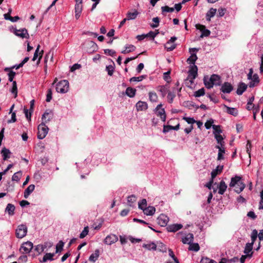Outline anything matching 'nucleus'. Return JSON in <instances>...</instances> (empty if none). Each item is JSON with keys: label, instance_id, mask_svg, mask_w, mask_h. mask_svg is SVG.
<instances>
[{"label": "nucleus", "instance_id": "nucleus-35", "mask_svg": "<svg viewBox=\"0 0 263 263\" xmlns=\"http://www.w3.org/2000/svg\"><path fill=\"white\" fill-rule=\"evenodd\" d=\"M55 253H47L45 254L43 258L42 261L44 262H47L48 260L52 261L54 260L53 256Z\"/></svg>", "mask_w": 263, "mask_h": 263}, {"label": "nucleus", "instance_id": "nucleus-62", "mask_svg": "<svg viewBox=\"0 0 263 263\" xmlns=\"http://www.w3.org/2000/svg\"><path fill=\"white\" fill-rule=\"evenodd\" d=\"M214 123V120L212 119H211L208 120L204 124V126L206 129H210L211 127H212V124Z\"/></svg>", "mask_w": 263, "mask_h": 263}, {"label": "nucleus", "instance_id": "nucleus-7", "mask_svg": "<svg viewBox=\"0 0 263 263\" xmlns=\"http://www.w3.org/2000/svg\"><path fill=\"white\" fill-rule=\"evenodd\" d=\"M33 243L30 241H27L23 243L20 249V251L24 254L29 253L33 249Z\"/></svg>", "mask_w": 263, "mask_h": 263}, {"label": "nucleus", "instance_id": "nucleus-8", "mask_svg": "<svg viewBox=\"0 0 263 263\" xmlns=\"http://www.w3.org/2000/svg\"><path fill=\"white\" fill-rule=\"evenodd\" d=\"M177 40L175 36L171 37V39L164 45V48L167 51H173L176 47V44L174 43Z\"/></svg>", "mask_w": 263, "mask_h": 263}, {"label": "nucleus", "instance_id": "nucleus-20", "mask_svg": "<svg viewBox=\"0 0 263 263\" xmlns=\"http://www.w3.org/2000/svg\"><path fill=\"white\" fill-rule=\"evenodd\" d=\"M210 81H212L213 85L219 86L221 84V78L217 74H212L210 77Z\"/></svg>", "mask_w": 263, "mask_h": 263}, {"label": "nucleus", "instance_id": "nucleus-26", "mask_svg": "<svg viewBox=\"0 0 263 263\" xmlns=\"http://www.w3.org/2000/svg\"><path fill=\"white\" fill-rule=\"evenodd\" d=\"M247 85L244 83H240L238 86L236 91V93L238 95H241L243 92L247 89Z\"/></svg>", "mask_w": 263, "mask_h": 263}, {"label": "nucleus", "instance_id": "nucleus-44", "mask_svg": "<svg viewBox=\"0 0 263 263\" xmlns=\"http://www.w3.org/2000/svg\"><path fill=\"white\" fill-rule=\"evenodd\" d=\"M194 80L195 79H190L189 77H187L184 80V84L187 87L192 88L194 85Z\"/></svg>", "mask_w": 263, "mask_h": 263}, {"label": "nucleus", "instance_id": "nucleus-27", "mask_svg": "<svg viewBox=\"0 0 263 263\" xmlns=\"http://www.w3.org/2000/svg\"><path fill=\"white\" fill-rule=\"evenodd\" d=\"M136 49V47L132 44H126L125 46V50L121 51L122 53L125 54L130 52L134 51Z\"/></svg>", "mask_w": 263, "mask_h": 263}, {"label": "nucleus", "instance_id": "nucleus-6", "mask_svg": "<svg viewBox=\"0 0 263 263\" xmlns=\"http://www.w3.org/2000/svg\"><path fill=\"white\" fill-rule=\"evenodd\" d=\"M162 104H158L155 109V113L158 117H159L162 121L165 122L166 120V114L164 108H161Z\"/></svg>", "mask_w": 263, "mask_h": 263}, {"label": "nucleus", "instance_id": "nucleus-4", "mask_svg": "<svg viewBox=\"0 0 263 263\" xmlns=\"http://www.w3.org/2000/svg\"><path fill=\"white\" fill-rule=\"evenodd\" d=\"M28 229L25 224L19 225L15 230V235L18 238H22L25 237L27 233Z\"/></svg>", "mask_w": 263, "mask_h": 263}, {"label": "nucleus", "instance_id": "nucleus-28", "mask_svg": "<svg viewBox=\"0 0 263 263\" xmlns=\"http://www.w3.org/2000/svg\"><path fill=\"white\" fill-rule=\"evenodd\" d=\"M251 81L249 83L250 87H254L256 84L258 83L259 82V77L257 74L255 73L253 75Z\"/></svg>", "mask_w": 263, "mask_h": 263}, {"label": "nucleus", "instance_id": "nucleus-1", "mask_svg": "<svg viewBox=\"0 0 263 263\" xmlns=\"http://www.w3.org/2000/svg\"><path fill=\"white\" fill-rule=\"evenodd\" d=\"M241 177L235 176L231 179L230 183V187H235V192L238 194L241 193L245 188V184L241 180Z\"/></svg>", "mask_w": 263, "mask_h": 263}, {"label": "nucleus", "instance_id": "nucleus-54", "mask_svg": "<svg viewBox=\"0 0 263 263\" xmlns=\"http://www.w3.org/2000/svg\"><path fill=\"white\" fill-rule=\"evenodd\" d=\"M64 245V243L62 241H60L56 246V250L55 253H58L61 252L63 250Z\"/></svg>", "mask_w": 263, "mask_h": 263}, {"label": "nucleus", "instance_id": "nucleus-13", "mask_svg": "<svg viewBox=\"0 0 263 263\" xmlns=\"http://www.w3.org/2000/svg\"><path fill=\"white\" fill-rule=\"evenodd\" d=\"M158 223L161 227H165L167 225L169 218L165 214H160L157 218Z\"/></svg>", "mask_w": 263, "mask_h": 263}, {"label": "nucleus", "instance_id": "nucleus-22", "mask_svg": "<svg viewBox=\"0 0 263 263\" xmlns=\"http://www.w3.org/2000/svg\"><path fill=\"white\" fill-rule=\"evenodd\" d=\"M215 148L218 149L217 160L224 159L223 154L225 153L224 147H221V146H216Z\"/></svg>", "mask_w": 263, "mask_h": 263}, {"label": "nucleus", "instance_id": "nucleus-16", "mask_svg": "<svg viewBox=\"0 0 263 263\" xmlns=\"http://www.w3.org/2000/svg\"><path fill=\"white\" fill-rule=\"evenodd\" d=\"M253 243L248 242L246 243L243 253L248 256V257L251 258L252 256L253 252Z\"/></svg>", "mask_w": 263, "mask_h": 263}, {"label": "nucleus", "instance_id": "nucleus-29", "mask_svg": "<svg viewBox=\"0 0 263 263\" xmlns=\"http://www.w3.org/2000/svg\"><path fill=\"white\" fill-rule=\"evenodd\" d=\"M216 9L211 8L206 14V19L208 21H210L211 18L213 17L216 13Z\"/></svg>", "mask_w": 263, "mask_h": 263}, {"label": "nucleus", "instance_id": "nucleus-47", "mask_svg": "<svg viewBox=\"0 0 263 263\" xmlns=\"http://www.w3.org/2000/svg\"><path fill=\"white\" fill-rule=\"evenodd\" d=\"M138 14V13L136 10L133 12H128L127 14L126 19L128 20H134L137 16Z\"/></svg>", "mask_w": 263, "mask_h": 263}, {"label": "nucleus", "instance_id": "nucleus-64", "mask_svg": "<svg viewBox=\"0 0 263 263\" xmlns=\"http://www.w3.org/2000/svg\"><path fill=\"white\" fill-rule=\"evenodd\" d=\"M8 71H9V73H8L9 81L10 82H13V81H14L13 78H14V76H15L16 73L15 72H14L12 70H11L10 69Z\"/></svg>", "mask_w": 263, "mask_h": 263}, {"label": "nucleus", "instance_id": "nucleus-14", "mask_svg": "<svg viewBox=\"0 0 263 263\" xmlns=\"http://www.w3.org/2000/svg\"><path fill=\"white\" fill-rule=\"evenodd\" d=\"M198 68L196 65H191L188 72V76L190 79H195L197 76Z\"/></svg>", "mask_w": 263, "mask_h": 263}, {"label": "nucleus", "instance_id": "nucleus-42", "mask_svg": "<svg viewBox=\"0 0 263 263\" xmlns=\"http://www.w3.org/2000/svg\"><path fill=\"white\" fill-rule=\"evenodd\" d=\"M137 200L136 197L134 195H132L130 196H129L127 197V204L130 206H133L134 203L136 202Z\"/></svg>", "mask_w": 263, "mask_h": 263}, {"label": "nucleus", "instance_id": "nucleus-39", "mask_svg": "<svg viewBox=\"0 0 263 263\" xmlns=\"http://www.w3.org/2000/svg\"><path fill=\"white\" fill-rule=\"evenodd\" d=\"M200 30L201 31V34L200 35L201 37H203L204 36L207 37L210 35V31L207 29H205L204 26L202 25Z\"/></svg>", "mask_w": 263, "mask_h": 263}, {"label": "nucleus", "instance_id": "nucleus-18", "mask_svg": "<svg viewBox=\"0 0 263 263\" xmlns=\"http://www.w3.org/2000/svg\"><path fill=\"white\" fill-rule=\"evenodd\" d=\"M182 227L183 226L181 224L176 223L168 226L166 229L168 232H175L180 230L182 228Z\"/></svg>", "mask_w": 263, "mask_h": 263}, {"label": "nucleus", "instance_id": "nucleus-52", "mask_svg": "<svg viewBox=\"0 0 263 263\" xmlns=\"http://www.w3.org/2000/svg\"><path fill=\"white\" fill-rule=\"evenodd\" d=\"M205 94V90L204 88H202L198 90L197 91H196L194 92V96L195 97H200L201 96H203Z\"/></svg>", "mask_w": 263, "mask_h": 263}, {"label": "nucleus", "instance_id": "nucleus-25", "mask_svg": "<svg viewBox=\"0 0 263 263\" xmlns=\"http://www.w3.org/2000/svg\"><path fill=\"white\" fill-rule=\"evenodd\" d=\"M218 194L223 195L227 190V185L224 181H220L218 186Z\"/></svg>", "mask_w": 263, "mask_h": 263}, {"label": "nucleus", "instance_id": "nucleus-3", "mask_svg": "<svg viewBox=\"0 0 263 263\" xmlns=\"http://www.w3.org/2000/svg\"><path fill=\"white\" fill-rule=\"evenodd\" d=\"M37 138L39 139H43L48 134L49 128L45 124L41 123L37 127Z\"/></svg>", "mask_w": 263, "mask_h": 263}, {"label": "nucleus", "instance_id": "nucleus-12", "mask_svg": "<svg viewBox=\"0 0 263 263\" xmlns=\"http://www.w3.org/2000/svg\"><path fill=\"white\" fill-rule=\"evenodd\" d=\"M181 87L179 88H173L172 91H168L167 98L169 103H172L173 102L174 99L176 97V92L179 93L181 91Z\"/></svg>", "mask_w": 263, "mask_h": 263}, {"label": "nucleus", "instance_id": "nucleus-21", "mask_svg": "<svg viewBox=\"0 0 263 263\" xmlns=\"http://www.w3.org/2000/svg\"><path fill=\"white\" fill-rule=\"evenodd\" d=\"M136 107L138 110H145L147 109L148 105L146 102L139 101L136 103Z\"/></svg>", "mask_w": 263, "mask_h": 263}, {"label": "nucleus", "instance_id": "nucleus-56", "mask_svg": "<svg viewBox=\"0 0 263 263\" xmlns=\"http://www.w3.org/2000/svg\"><path fill=\"white\" fill-rule=\"evenodd\" d=\"M89 230H88V227H85L84 228V230L82 231V232L80 234V238H84L88 233Z\"/></svg>", "mask_w": 263, "mask_h": 263}, {"label": "nucleus", "instance_id": "nucleus-43", "mask_svg": "<svg viewBox=\"0 0 263 263\" xmlns=\"http://www.w3.org/2000/svg\"><path fill=\"white\" fill-rule=\"evenodd\" d=\"M149 100L152 102H156L158 100V96L156 92L150 91L148 93Z\"/></svg>", "mask_w": 263, "mask_h": 263}, {"label": "nucleus", "instance_id": "nucleus-49", "mask_svg": "<svg viewBox=\"0 0 263 263\" xmlns=\"http://www.w3.org/2000/svg\"><path fill=\"white\" fill-rule=\"evenodd\" d=\"M22 175V173L21 171H18L17 172L15 173L12 177V180L13 181H15L18 182Z\"/></svg>", "mask_w": 263, "mask_h": 263}, {"label": "nucleus", "instance_id": "nucleus-61", "mask_svg": "<svg viewBox=\"0 0 263 263\" xmlns=\"http://www.w3.org/2000/svg\"><path fill=\"white\" fill-rule=\"evenodd\" d=\"M34 250L39 254L43 252L44 251L42 245H38L37 246H35L34 248Z\"/></svg>", "mask_w": 263, "mask_h": 263}, {"label": "nucleus", "instance_id": "nucleus-57", "mask_svg": "<svg viewBox=\"0 0 263 263\" xmlns=\"http://www.w3.org/2000/svg\"><path fill=\"white\" fill-rule=\"evenodd\" d=\"M258 235V234L257 230H254L252 231V234H251V240H252V242L251 243H253V244H254V242L256 240V238L257 237Z\"/></svg>", "mask_w": 263, "mask_h": 263}, {"label": "nucleus", "instance_id": "nucleus-53", "mask_svg": "<svg viewBox=\"0 0 263 263\" xmlns=\"http://www.w3.org/2000/svg\"><path fill=\"white\" fill-rule=\"evenodd\" d=\"M189 250L198 251L200 249L198 243H190L189 248Z\"/></svg>", "mask_w": 263, "mask_h": 263}, {"label": "nucleus", "instance_id": "nucleus-40", "mask_svg": "<svg viewBox=\"0 0 263 263\" xmlns=\"http://www.w3.org/2000/svg\"><path fill=\"white\" fill-rule=\"evenodd\" d=\"M225 107L227 109V112L234 116H236L238 115V110L235 108L233 107H230L226 105H225Z\"/></svg>", "mask_w": 263, "mask_h": 263}, {"label": "nucleus", "instance_id": "nucleus-15", "mask_svg": "<svg viewBox=\"0 0 263 263\" xmlns=\"http://www.w3.org/2000/svg\"><path fill=\"white\" fill-rule=\"evenodd\" d=\"M232 85L229 82H224L221 86L220 90L223 93H230L233 90Z\"/></svg>", "mask_w": 263, "mask_h": 263}, {"label": "nucleus", "instance_id": "nucleus-17", "mask_svg": "<svg viewBox=\"0 0 263 263\" xmlns=\"http://www.w3.org/2000/svg\"><path fill=\"white\" fill-rule=\"evenodd\" d=\"M193 234L192 233H188L186 234L184 236L182 237L181 241L184 244L190 245L193 242Z\"/></svg>", "mask_w": 263, "mask_h": 263}, {"label": "nucleus", "instance_id": "nucleus-23", "mask_svg": "<svg viewBox=\"0 0 263 263\" xmlns=\"http://www.w3.org/2000/svg\"><path fill=\"white\" fill-rule=\"evenodd\" d=\"M15 206L11 204L8 203L5 209V212L8 213L9 216H12L14 214Z\"/></svg>", "mask_w": 263, "mask_h": 263}, {"label": "nucleus", "instance_id": "nucleus-45", "mask_svg": "<svg viewBox=\"0 0 263 263\" xmlns=\"http://www.w3.org/2000/svg\"><path fill=\"white\" fill-rule=\"evenodd\" d=\"M10 91L14 95V97L16 98L17 96V88L16 81H13L12 87Z\"/></svg>", "mask_w": 263, "mask_h": 263}, {"label": "nucleus", "instance_id": "nucleus-55", "mask_svg": "<svg viewBox=\"0 0 263 263\" xmlns=\"http://www.w3.org/2000/svg\"><path fill=\"white\" fill-rule=\"evenodd\" d=\"M162 13L163 12H173L174 11V8L173 7H169L167 6H163L161 7Z\"/></svg>", "mask_w": 263, "mask_h": 263}, {"label": "nucleus", "instance_id": "nucleus-9", "mask_svg": "<svg viewBox=\"0 0 263 263\" xmlns=\"http://www.w3.org/2000/svg\"><path fill=\"white\" fill-rule=\"evenodd\" d=\"M118 240V236L113 234L107 235L104 239V243L107 245H111Z\"/></svg>", "mask_w": 263, "mask_h": 263}, {"label": "nucleus", "instance_id": "nucleus-11", "mask_svg": "<svg viewBox=\"0 0 263 263\" xmlns=\"http://www.w3.org/2000/svg\"><path fill=\"white\" fill-rule=\"evenodd\" d=\"M53 113L51 110H47L45 111L42 117V122L46 124L49 122L53 118Z\"/></svg>", "mask_w": 263, "mask_h": 263}, {"label": "nucleus", "instance_id": "nucleus-37", "mask_svg": "<svg viewBox=\"0 0 263 263\" xmlns=\"http://www.w3.org/2000/svg\"><path fill=\"white\" fill-rule=\"evenodd\" d=\"M203 83L208 89H211L213 87V83H212V81H210V78H209L208 77H204L203 79Z\"/></svg>", "mask_w": 263, "mask_h": 263}, {"label": "nucleus", "instance_id": "nucleus-30", "mask_svg": "<svg viewBox=\"0 0 263 263\" xmlns=\"http://www.w3.org/2000/svg\"><path fill=\"white\" fill-rule=\"evenodd\" d=\"M136 89L130 87H127L125 91V94L130 98L134 97L136 95Z\"/></svg>", "mask_w": 263, "mask_h": 263}, {"label": "nucleus", "instance_id": "nucleus-5", "mask_svg": "<svg viewBox=\"0 0 263 263\" xmlns=\"http://www.w3.org/2000/svg\"><path fill=\"white\" fill-rule=\"evenodd\" d=\"M84 46L86 51L89 53H93L98 48L97 44L92 41H86L84 43Z\"/></svg>", "mask_w": 263, "mask_h": 263}, {"label": "nucleus", "instance_id": "nucleus-51", "mask_svg": "<svg viewBox=\"0 0 263 263\" xmlns=\"http://www.w3.org/2000/svg\"><path fill=\"white\" fill-rule=\"evenodd\" d=\"M145 76L142 75L138 77H134L129 79L130 82H141L145 78Z\"/></svg>", "mask_w": 263, "mask_h": 263}, {"label": "nucleus", "instance_id": "nucleus-31", "mask_svg": "<svg viewBox=\"0 0 263 263\" xmlns=\"http://www.w3.org/2000/svg\"><path fill=\"white\" fill-rule=\"evenodd\" d=\"M142 247L147 249L148 250H156L157 249V245L153 242H148L147 243H144Z\"/></svg>", "mask_w": 263, "mask_h": 263}, {"label": "nucleus", "instance_id": "nucleus-19", "mask_svg": "<svg viewBox=\"0 0 263 263\" xmlns=\"http://www.w3.org/2000/svg\"><path fill=\"white\" fill-rule=\"evenodd\" d=\"M83 9L82 4H76L75 5V17L77 20H78L81 16Z\"/></svg>", "mask_w": 263, "mask_h": 263}, {"label": "nucleus", "instance_id": "nucleus-38", "mask_svg": "<svg viewBox=\"0 0 263 263\" xmlns=\"http://www.w3.org/2000/svg\"><path fill=\"white\" fill-rule=\"evenodd\" d=\"M197 59V57L195 53H191V55L190 58L187 59V62L190 64H192V65H195V63Z\"/></svg>", "mask_w": 263, "mask_h": 263}, {"label": "nucleus", "instance_id": "nucleus-2", "mask_svg": "<svg viewBox=\"0 0 263 263\" xmlns=\"http://www.w3.org/2000/svg\"><path fill=\"white\" fill-rule=\"evenodd\" d=\"M69 88V82L67 80H63L58 82L56 85V90L58 92L65 93Z\"/></svg>", "mask_w": 263, "mask_h": 263}, {"label": "nucleus", "instance_id": "nucleus-46", "mask_svg": "<svg viewBox=\"0 0 263 263\" xmlns=\"http://www.w3.org/2000/svg\"><path fill=\"white\" fill-rule=\"evenodd\" d=\"M105 70L107 72V73L109 76H112L114 71L115 70V64H114V65H109L106 66Z\"/></svg>", "mask_w": 263, "mask_h": 263}, {"label": "nucleus", "instance_id": "nucleus-48", "mask_svg": "<svg viewBox=\"0 0 263 263\" xmlns=\"http://www.w3.org/2000/svg\"><path fill=\"white\" fill-rule=\"evenodd\" d=\"M158 90L159 91L163 97L168 92V89L165 86H159L158 87Z\"/></svg>", "mask_w": 263, "mask_h": 263}, {"label": "nucleus", "instance_id": "nucleus-36", "mask_svg": "<svg viewBox=\"0 0 263 263\" xmlns=\"http://www.w3.org/2000/svg\"><path fill=\"white\" fill-rule=\"evenodd\" d=\"M215 139H216L218 145L216 146H221V147H224V141L223 140V138L222 137V135H216V136L214 137Z\"/></svg>", "mask_w": 263, "mask_h": 263}, {"label": "nucleus", "instance_id": "nucleus-33", "mask_svg": "<svg viewBox=\"0 0 263 263\" xmlns=\"http://www.w3.org/2000/svg\"><path fill=\"white\" fill-rule=\"evenodd\" d=\"M145 214L146 215H153L156 211L155 208L154 206H149L148 207L145 208L143 210H142Z\"/></svg>", "mask_w": 263, "mask_h": 263}, {"label": "nucleus", "instance_id": "nucleus-59", "mask_svg": "<svg viewBox=\"0 0 263 263\" xmlns=\"http://www.w3.org/2000/svg\"><path fill=\"white\" fill-rule=\"evenodd\" d=\"M182 119L190 124H193L196 122V121L193 118L184 117Z\"/></svg>", "mask_w": 263, "mask_h": 263}, {"label": "nucleus", "instance_id": "nucleus-10", "mask_svg": "<svg viewBox=\"0 0 263 263\" xmlns=\"http://www.w3.org/2000/svg\"><path fill=\"white\" fill-rule=\"evenodd\" d=\"M13 33L17 36L24 39H28L29 35L28 33L27 30L25 28H22L20 29H15Z\"/></svg>", "mask_w": 263, "mask_h": 263}, {"label": "nucleus", "instance_id": "nucleus-60", "mask_svg": "<svg viewBox=\"0 0 263 263\" xmlns=\"http://www.w3.org/2000/svg\"><path fill=\"white\" fill-rule=\"evenodd\" d=\"M200 263H216V261L209 258L205 257L201 259Z\"/></svg>", "mask_w": 263, "mask_h": 263}, {"label": "nucleus", "instance_id": "nucleus-32", "mask_svg": "<svg viewBox=\"0 0 263 263\" xmlns=\"http://www.w3.org/2000/svg\"><path fill=\"white\" fill-rule=\"evenodd\" d=\"M4 160H6L10 157L11 152L9 149L4 147L1 151Z\"/></svg>", "mask_w": 263, "mask_h": 263}, {"label": "nucleus", "instance_id": "nucleus-34", "mask_svg": "<svg viewBox=\"0 0 263 263\" xmlns=\"http://www.w3.org/2000/svg\"><path fill=\"white\" fill-rule=\"evenodd\" d=\"M99 250L96 249L94 253H92L90 255L89 257V260L92 262H95L98 258L99 256Z\"/></svg>", "mask_w": 263, "mask_h": 263}, {"label": "nucleus", "instance_id": "nucleus-50", "mask_svg": "<svg viewBox=\"0 0 263 263\" xmlns=\"http://www.w3.org/2000/svg\"><path fill=\"white\" fill-rule=\"evenodd\" d=\"M147 206V201L145 199H142L138 202V207L140 209L143 210Z\"/></svg>", "mask_w": 263, "mask_h": 263}, {"label": "nucleus", "instance_id": "nucleus-24", "mask_svg": "<svg viewBox=\"0 0 263 263\" xmlns=\"http://www.w3.org/2000/svg\"><path fill=\"white\" fill-rule=\"evenodd\" d=\"M34 189L35 185L34 184L29 185L24 191V198L26 199L30 195V194L34 191Z\"/></svg>", "mask_w": 263, "mask_h": 263}, {"label": "nucleus", "instance_id": "nucleus-63", "mask_svg": "<svg viewBox=\"0 0 263 263\" xmlns=\"http://www.w3.org/2000/svg\"><path fill=\"white\" fill-rule=\"evenodd\" d=\"M104 52L105 54L114 56L116 54V51L112 49H106L104 50Z\"/></svg>", "mask_w": 263, "mask_h": 263}, {"label": "nucleus", "instance_id": "nucleus-58", "mask_svg": "<svg viewBox=\"0 0 263 263\" xmlns=\"http://www.w3.org/2000/svg\"><path fill=\"white\" fill-rule=\"evenodd\" d=\"M153 22H154L155 23L153 24H151V26L153 28L158 27L159 26V22H160L159 17H154L153 18Z\"/></svg>", "mask_w": 263, "mask_h": 263}, {"label": "nucleus", "instance_id": "nucleus-41", "mask_svg": "<svg viewBox=\"0 0 263 263\" xmlns=\"http://www.w3.org/2000/svg\"><path fill=\"white\" fill-rule=\"evenodd\" d=\"M212 128L213 129L214 137L216 136V135H220L221 133H222V130L220 129L219 125H213Z\"/></svg>", "mask_w": 263, "mask_h": 263}]
</instances>
